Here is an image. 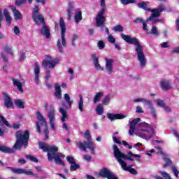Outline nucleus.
<instances>
[{
	"mask_svg": "<svg viewBox=\"0 0 179 179\" xmlns=\"http://www.w3.org/2000/svg\"><path fill=\"white\" fill-rule=\"evenodd\" d=\"M159 173L164 178V179H173L168 172H165L164 171H159Z\"/></svg>",
	"mask_w": 179,
	"mask_h": 179,
	"instance_id": "nucleus-40",
	"label": "nucleus"
},
{
	"mask_svg": "<svg viewBox=\"0 0 179 179\" xmlns=\"http://www.w3.org/2000/svg\"><path fill=\"white\" fill-rule=\"evenodd\" d=\"M0 151H3V152H6L9 154H13L15 152L13 148H9L6 145H0Z\"/></svg>",
	"mask_w": 179,
	"mask_h": 179,
	"instance_id": "nucleus-31",
	"label": "nucleus"
},
{
	"mask_svg": "<svg viewBox=\"0 0 179 179\" xmlns=\"http://www.w3.org/2000/svg\"><path fill=\"white\" fill-rule=\"evenodd\" d=\"M14 33H15V34H16V36H20V30L18 26H15V27H14Z\"/></svg>",
	"mask_w": 179,
	"mask_h": 179,
	"instance_id": "nucleus-61",
	"label": "nucleus"
},
{
	"mask_svg": "<svg viewBox=\"0 0 179 179\" xmlns=\"http://www.w3.org/2000/svg\"><path fill=\"white\" fill-rule=\"evenodd\" d=\"M66 109L67 106L65 102H62V107L59 108L60 113H62V122H66V119H69Z\"/></svg>",
	"mask_w": 179,
	"mask_h": 179,
	"instance_id": "nucleus-15",
	"label": "nucleus"
},
{
	"mask_svg": "<svg viewBox=\"0 0 179 179\" xmlns=\"http://www.w3.org/2000/svg\"><path fill=\"white\" fill-rule=\"evenodd\" d=\"M151 34H154L155 36H159V33L157 30V27L156 26H152L151 31Z\"/></svg>",
	"mask_w": 179,
	"mask_h": 179,
	"instance_id": "nucleus-45",
	"label": "nucleus"
},
{
	"mask_svg": "<svg viewBox=\"0 0 179 179\" xmlns=\"http://www.w3.org/2000/svg\"><path fill=\"white\" fill-rule=\"evenodd\" d=\"M96 112L97 115H103L104 113V108H103V104L102 103H99L96 107Z\"/></svg>",
	"mask_w": 179,
	"mask_h": 179,
	"instance_id": "nucleus-33",
	"label": "nucleus"
},
{
	"mask_svg": "<svg viewBox=\"0 0 179 179\" xmlns=\"http://www.w3.org/2000/svg\"><path fill=\"white\" fill-rule=\"evenodd\" d=\"M59 64V59H53L50 55H46V59L42 61V66L45 69H54Z\"/></svg>",
	"mask_w": 179,
	"mask_h": 179,
	"instance_id": "nucleus-10",
	"label": "nucleus"
},
{
	"mask_svg": "<svg viewBox=\"0 0 179 179\" xmlns=\"http://www.w3.org/2000/svg\"><path fill=\"white\" fill-rule=\"evenodd\" d=\"M74 10H76V8L74 6V3L72 2H69V8L67 9L68 17L70 19L72 13H73Z\"/></svg>",
	"mask_w": 179,
	"mask_h": 179,
	"instance_id": "nucleus-28",
	"label": "nucleus"
},
{
	"mask_svg": "<svg viewBox=\"0 0 179 179\" xmlns=\"http://www.w3.org/2000/svg\"><path fill=\"white\" fill-rule=\"evenodd\" d=\"M26 158L30 161H32L33 162H38L37 158L33 157L32 155H26Z\"/></svg>",
	"mask_w": 179,
	"mask_h": 179,
	"instance_id": "nucleus-57",
	"label": "nucleus"
},
{
	"mask_svg": "<svg viewBox=\"0 0 179 179\" xmlns=\"http://www.w3.org/2000/svg\"><path fill=\"white\" fill-rule=\"evenodd\" d=\"M166 8L163 3H160L158 5V8H155L154 9H152V15L147 18V22H149L150 20L152 21V23H156V22H162L161 19H157V17H159L161 15V12H163L165 10Z\"/></svg>",
	"mask_w": 179,
	"mask_h": 179,
	"instance_id": "nucleus-8",
	"label": "nucleus"
},
{
	"mask_svg": "<svg viewBox=\"0 0 179 179\" xmlns=\"http://www.w3.org/2000/svg\"><path fill=\"white\" fill-rule=\"evenodd\" d=\"M171 133L176 136L179 139V133H178L177 130L176 129H171Z\"/></svg>",
	"mask_w": 179,
	"mask_h": 179,
	"instance_id": "nucleus-64",
	"label": "nucleus"
},
{
	"mask_svg": "<svg viewBox=\"0 0 179 179\" xmlns=\"http://www.w3.org/2000/svg\"><path fill=\"white\" fill-rule=\"evenodd\" d=\"M91 57L93 61L94 68L96 69V71H103L104 68L103 66H101L99 62V57H97L96 54H92Z\"/></svg>",
	"mask_w": 179,
	"mask_h": 179,
	"instance_id": "nucleus-13",
	"label": "nucleus"
},
{
	"mask_svg": "<svg viewBox=\"0 0 179 179\" xmlns=\"http://www.w3.org/2000/svg\"><path fill=\"white\" fill-rule=\"evenodd\" d=\"M123 5H127L128 3H136V0H120Z\"/></svg>",
	"mask_w": 179,
	"mask_h": 179,
	"instance_id": "nucleus-49",
	"label": "nucleus"
},
{
	"mask_svg": "<svg viewBox=\"0 0 179 179\" xmlns=\"http://www.w3.org/2000/svg\"><path fill=\"white\" fill-rule=\"evenodd\" d=\"M43 20H44V17L43 16V15H41L38 11V13L37 14V17L36 19V24H41L43 23Z\"/></svg>",
	"mask_w": 179,
	"mask_h": 179,
	"instance_id": "nucleus-36",
	"label": "nucleus"
},
{
	"mask_svg": "<svg viewBox=\"0 0 179 179\" xmlns=\"http://www.w3.org/2000/svg\"><path fill=\"white\" fill-rule=\"evenodd\" d=\"M103 95H104V92H103V91H99V92H97L94 95L93 102L94 103H96V102H99V101H100V99H101V98H102V96H103Z\"/></svg>",
	"mask_w": 179,
	"mask_h": 179,
	"instance_id": "nucleus-30",
	"label": "nucleus"
},
{
	"mask_svg": "<svg viewBox=\"0 0 179 179\" xmlns=\"http://www.w3.org/2000/svg\"><path fill=\"white\" fill-rule=\"evenodd\" d=\"M64 99L69 106L70 108L72 106L73 101L71 99L69 94H64Z\"/></svg>",
	"mask_w": 179,
	"mask_h": 179,
	"instance_id": "nucleus-39",
	"label": "nucleus"
},
{
	"mask_svg": "<svg viewBox=\"0 0 179 179\" xmlns=\"http://www.w3.org/2000/svg\"><path fill=\"white\" fill-rule=\"evenodd\" d=\"M51 78V72L49 70V69H46L45 71V79L46 80H49Z\"/></svg>",
	"mask_w": 179,
	"mask_h": 179,
	"instance_id": "nucleus-53",
	"label": "nucleus"
},
{
	"mask_svg": "<svg viewBox=\"0 0 179 179\" xmlns=\"http://www.w3.org/2000/svg\"><path fill=\"white\" fill-rule=\"evenodd\" d=\"M164 161H165V164H164V165H163V168H167V166L171 165L172 163L171 159H169V158H165Z\"/></svg>",
	"mask_w": 179,
	"mask_h": 179,
	"instance_id": "nucleus-56",
	"label": "nucleus"
},
{
	"mask_svg": "<svg viewBox=\"0 0 179 179\" xmlns=\"http://www.w3.org/2000/svg\"><path fill=\"white\" fill-rule=\"evenodd\" d=\"M15 104L18 106V108H24V103L22 99H15Z\"/></svg>",
	"mask_w": 179,
	"mask_h": 179,
	"instance_id": "nucleus-42",
	"label": "nucleus"
},
{
	"mask_svg": "<svg viewBox=\"0 0 179 179\" xmlns=\"http://www.w3.org/2000/svg\"><path fill=\"white\" fill-rule=\"evenodd\" d=\"M75 20L76 23H79L82 20V10H80L78 8H75Z\"/></svg>",
	"mask_w": 179,
	"mask_h": 179,
	"instance_id": "nucleus-26",
	"label": "nucleus"
},
{
	"mask_svg": "<svg viewBox=\"0 0 179 179\" xmlns=\"http://www.w3.org/2000/svg\"><path fill=\"white\" fill-rule=\"evenodd\" d=\"M40 34H42V36H45L46 38H49L50 37V29L45 24L44 17H43V21L42 22V27L40 29Z\"/></svg>",
	"mask_w": 179,
	"mask_h": 179,
	"instance_id": "nucleus-14",
	"label": "nucleus"
},
{
	"mask_svg": "<svg viewBox=\"0 0 179 179\" xmlns=\"http://www.w3.org/2000/svg\"><path fill=\"white\" fill-rule=\"evenodd\" d=\"M7 169H10L13 173H17V175H21L22 173H24L25 175H34L31 171H26L25 169H15V168H7Z\"/></svg>",
	"mask_w": 179,
	"mask_h": 179,
	"instance_id": "nucleus-18",
	"label": "nucleus"
},
{
	"mask_svg": "<svg viewBox=\"0 0 179 179\" xmlns=\"http://www.w3.org/2000/svg\"><path fill=\"white\" fill-rule=\"evenodd\" d=\"M101 1V6H102V9L97 13L95 20L96 24L98 27H100L101 26H104V22H106V17L104 16L106 8L105 4L106 1L105 0H100Z\"/></svg>",
	"mask_w": 179,
	"mask_h": 179,
	"instance_id": "nucleus-9",
	"label": "nucleus"
},
{
	"mask_svg": "<svg viewBox=\"0 0 179 179\" xmlns=\"http://www.w3.org/2000/svg\"><path fill=\"white\" fill-rule=\"evenodd\" d=\"M108 179H118V178L111 171L108 170Z\"/></svg>",
	"mask_w": 179,
	"mask_h": 179,
	"instance_id": "nucleus-54",
	"label": "nucleus"
},
{
	"mask_svg": "<svg viewBox=\"0 0 179 179\" xmlns=\"http://www.w3.org/2000/svg\"><path fill=\"white\" fill-rule=\"evenodd\" d=\"M59 25L61 28L60 38L57 40V48L59 52L63 53L66 47V26L63 17L59 18Z\"/></svg>",
	"mask_w": 179,
	"mask_h": 179,
	"instance_id": "nucleus-6",
	"label": "nucleus"
},
{
	"mask_svg": "<svg viewBox=\"0 0 179 179\" xmlns=\"http://www.w3.org/2000/svg\"><path fill=\"white\" fill-rule=\"evenodd\" d=\"M26 58V54L24 52V51H20V57H19V61L22 62V61H24Z\"/></svg>",
	"mask_w": 179,
	"mask_h": 179,
	"instance_id": "nucleus-50",
	"label": "nucleus"
},
{
	"mask_svg": "<svg viewBox=\"0 0 179 179\" xmlns=\"http://www.w3.org/2000/svg\"><path fill=\"white\" fill-rule=\"evenodd\" d=\"M108 41L109 43H111L112 44H115V38L112 36V34H108Z\"/></svg>",
	"mask_w": 179,
	"mask_h": 179,
	"instance_id": "nucleus-55",
	"label": "nucleus"
},
{
	"mask_svg": "<svg viewBox=\"0 0 179 179\" xmlns=\"http://www.w3.org/2000/svg\"><path fill=\"white\" fill-rule=\"evenodd\" d=\"M111 96L110 95H106L102 99L103 105H109L110 102Z\"/></svg>",
	"mask_w": 179,
	"mask_h": 179,
	"instance_id": "nucleus-37",
	"label": "nucleus"
},
{
	"mask_svg": "<svg viewBox=\"0 0 179 179\" xmlns=\"http://www.w3.org/2000/svg\"><path fill=\"white\" fill-rule=\"evenodd\" d=\"M10 9H12V10L14 13V17L15 20L22 19V15L21 12H20V10H17V9H16L15 6L10 5Z\"/></svg>",
	"mask_w": 179,
	"mask_h": 179,
	"instance_id": "nucleus-22",
	"label": "nucleus"
},
{
	"mask_svg": "<svg viewBox=\"0 0 179 179\" xmlns=\"http://www.w3.org/2000/svg\"><path fill=\"white\" fill-rule=\"evenodd\" d=\"M105 45L106 44L104 41H103V40H101L97 43V47L99 48V50H103V48H105Z\"/></svg>",
	"mask_w": 179,
	"mask_h": 179,
	"instance_id": "nucleus-48",
	"label": "nucleus"
},
{
	"mask_svg": "<svg viewBox=\"0 0 179 179\" xmlns=\"http://www.w3.org/2000/svg\"><path fill=\"white\" fill-rule=\"evenodd\" d=\"M143 102L144 105H148L150 109H151L152 101H150V99H146V98H143Z\"/></svg>",
	"mask_w": 179,
	"mask_h": 179,
	"instance_id": "nucleus-51",
	"label": "nucleus"
},
{
	"mask_svg": "<svg viewBox=\"0 0 179 179\" xmlns=\"http://www.w3.org/2000/svg\"><path fill=\"white\" fill-rule=\"evenodd\" d=\"M3 96L4 98V105L6 106V108H13V102L10 95H8L7 92H3Z\"/></svg>",
	"mask_w": 179,
	"mask_h": 179,
	"instance_id": "nucleus-16",
	"label": "nucleus"
},
{
	"mask_svg": "<svg viewBox=\"0 0 179 179\" xmlns=\"http://www.w3.org/2000/svg\"><path fill=\"white\" fill-rule=\"evenodd\" d=\"M143 30H145V31H146L147 33L149 31V29L148 27V24L146 22H144L143 20Z\"/></svg>",
	"mask_w": 179,
	"mask_h": 179,
	"instance_id": "nucleus-60",
	"label": "nucleus"
},
{
	"mask_svg": "<svg viewBox=\"0 0 179 179\" xmlns=\"http://www.w3.org/2000/svg\"><path fill=\"white\" fill-rule=\"evenodd\" d=\"M36 117L41 122V126L44 127L45 138H48L49 137V129L47 124L46 119L44 117L43 115L41 113L39 110L36 112Z\"/></svg>",
	"mask_w": 179,
	"mask_h": 179,
	"instance_id": "nucleus-11",
	"label": "nucleus"
},
{
	"mask_svg": "<svg viewBox=\"0 0 179 179\" xmlns=\"http://www.w3.org/2000/svg\"><path fill=\"white\" fill-rule=\"evenodd\" d=\"M107 116L110 120H116L117 119H124V117H127V115H124L123 113H107Z\"/></svg>",
	"mask_w": 179,
	"mask_h": 179,
	"instance_id": "nucleus-17",
	"label": "nucleus"
},
{
	"mask_svg": "<svg viewBox=\"0 0 179 179\" xmlns=\"http://www.w3.org/2000/svg\"><path fill=\"white\" fill-rule=\"evenodd\" d=\"M38 11H39L38 6H35L33 9V15H32V17H33L35 22H36V19H37V17H38Z\"/></svg>",
	"mask_w": 179,
	"mask_h": 179,
	"instance_id": "nucleus-35",
	"label": "nucleus"
},
{
	"mask_svg": "<svg viewBox=\"0 0 179 179\" xmlns=\"http://www.w3.org/2000/svg\"><path fill=\"white\" fill-rule=\"evenodd\" d=\"M121 37L128 44H134L135 46V51L137 55V61L138 62L141 68H145L147 65V58L144 52V48L142 44H141L139 40L136 37H131L128 34H121Z\"/></svg>",
	"mask_w": 179,
	"mask_h": 179,
	"instance_id": "nucleus-3",
	"label": "nucleus"
},
{
	"mask_svg": "<svg viewBox=\"0 0 179 179\" xmlns=\"http://www.w3.org/2000/svg\"><path fill=\"white\" fill-rule=\"evenodd\" d=\"M79 168H80V166L75 162V159L73 158V165L70 168L71 171L73 172L74 171H77V169H79Z\"/></svg>",
	"mask_w": 179,
	"mask_h": 179,
	"instance_id": "nucleus-41",
	"label": "nucleus"
},
{
	"mask_svg": "<svg viewBox=\"0 0 179 179\" xmlns=\"http://www.w3.org/2000/svg\"><path fill=\"white\" fill-rule=\"evenodd\" d=\"M29 136L30 134L29 130H24V131L18 130L16 132L17 141L13 148H15V150H20L22 145H27Z\"/></svg>",
	"mask_w": 179,
	"mask_h": 179,
	"instance_id": "nucleus-7",
	"label": "nucleus"
},
{
	"mask_svg": "<svg viewBox=\"0 0 179 179\" xmlns=\"http://www.w3.org/2000/svg\"><path fill=\"white\" fill-rule=\"evenodd\" d=\"M160 87L162 90H170L172 89V84L167 80H161Z\"/></svg>",
	"mask_w": 179,
	"mask_h": 179,
	"instance_id": "nucleus-21",
	"label": "nucleus"
},
{
	"mask_svg": "<svg viewBox=\"0 0 179 179\" xmlns=\"http://www.w3.org/2000/svg\"><path fill=\"white\" fill-rule=\"evenodd\" d=\"M84 138H86L88 142L87 143V141H83V143H82L81 141H76L77 147H78L80 150H83V151H86L87 149L89 148L92 154H95L96 147L92 141L90 130H86V131H85Z\"/></svg>",
	"mask_w": 179,
	"mask_h": 179,
	"instance_id": "nucleus-5",
	"label": "nucleus"
},
{
	"mask_svg": "<svg viewBox=\"0 0 179 179\" xmlns=\"http://www.w3.org/2000/svg\"><path fill=\"white\" fill-rule=\"evenodd\" d=\"M136 112L137 113H143L144 110H143V108H141V106H140V105H138V106H136Z\"/></svg>",
	"mask_w": 179,
	"mask_h": 179,
	"instance_id": "nucleus-63",
	"label": "nucleus"
},
{
	"mask_svg": "<svg viewBox=\"0 0 179 179\" xmlns=\"http://www.w3.org/2000/svg\"><path fill=\"white\" fill-rule=\"evenodd\" d=\"M3 13L7 22V24L10 25L12 23V17L10 16V13L8 12V9H4Z\"/></svg>",
	"mask_w": 179,
	"mask_h": 179,
	"instance_id": "nucleus-27",
	"label": "nucleus"
},
{
	"mask_svg": "<svg viewBox=\"0 0 179 179\" xmlns=\"http://www.w3.org/2000/svg\"><path fill=\"white\" fill-rule=\"evenodd\" d=\"M171 170H172V173H173L175 178H176V179H178L179 178L178 169H177V168H176V166H172Z\"/></svg>",
	"mask_w": 179,
	"mask_h": 179,
	"instance_id": "nucleus-44",
	"label": "nucleus"
},
{
	"mask_svg": "<svg viewBox=\"0 0 179 179\" xmlns=\"http://www.w3.org/2000/svg\"><path fill=\"white\" fill-rule=\"evenodd\" d=\"M55 95L56 98L61 99V98L62 96V90H61L59 84H55Z\"/></svg>",
	"mask_w": 179,
	"mask_h": 179,
	"instance_id": "nucleus-24",
	"label": "nucleus"
},
{
	"mask_svg": "<svg viewBox=\"0 0 179 179\" xmlns=\"http://www.w3.org/2000/svg\"><path fill=\"white\" fill-rule=\"evenodd\" d=\"M1 122L3 124L7 126V127H12V124L9 123L8 120H7L5 116H3V115L0 114V123Z\"/></svg>",
	"mask_w": 179,
	"mask_h": 179,
	"instance_id": "nucleus-34",
	"label": "nucleus"
},
{
	"mask_svg": "<svg viewBox=\"0 0 179 179\" xmlns=\"http://www.w3.org/2000/svg\"><path fill=\"white\" fill-rule=\"evenodd\" d=\"M11 80L13 84V86H16V87L20 92V93H24V90L22 88V83H21L15 78H12Z\"/></svg>",
	"mask_w": 179,
	"mask_h": 179,
	"instance_id": "nucleus-20",
	"label": "nucleus"
},
{
	"mask_svg": "<svg viewBox=\"0 0 179 179\" xmlns=\"http://www.w3.org/2000/svg\"><path fill=\"white\" fill-rule=\"evenodd\" d=\"M105 71L108 75H112L115 71L114 64L115 61L113 58L105 57Z\"/></svg>",
	"mask_w": 179,
	"mask_h": 179,
	"instance_id": "nucleus-12",
	"label": "nucleus"
},
{
	"mask_svg": "<svg viewBox=\"0 0 179 179\" xmlns=\"http://www.w3.org/2000/svg\"><path fill=\"white\" fill-rule=\"evenodd\" d=\"M80 99L78 101V109L81 111L83 112V95H79Z\"/></svg>",
	"mask_w": 179,
	"mask_h": 179,
	"instance_id": "nucleus-38",
	"label": "nucleus"
},
{
	"mask_svg": "<svg viewBox=\"0 0 179 179\" xmlns=\"http://www.w3.org/2000/svg\"><path fill=\"white\" fill-rule=\"evenodd\" d=\"M73 157H66V160L71 164V166L73 165Z\"/></svg>",
	"mask_w": 179,
	"mask_h": 179,
	"instance_id": "nucleus-62",
	"label": "nucleus"
},
{
	"mask_svg": "<svg viewBox=\"0 0 179 179\" xmlns=\"http://www.w3.org/2000/svg\"><path fill=\"white\" fill-rule=\"evenodd\" d=\"M34 75H35V78H34V80L36 83V85H39V78H40V65H38V64L36 63L34 65Z\"/></svg>",
	"mask_w": 179,
	"mask_h": 179,
	"instance_id": "nucleus-19",
	"label": "nucleus"
},
{
	"mask_svg": "<svg viewBox=\"0 0 179 179\" xmlns=\"http://www.w3.org/2000/svg\"><path fill=\"white\" fill-rule=\"evenodd\" d=\"M155 102L157 103V105H159L162 108H165V102L162 99H155Z\"/></svg>",
	"mask_w": 179,
	"mask_h": 179,
	"instance_id": "nucleus-47",
	"label": "nucleus"
},
{
	"mask_svg": "<svg viewBox=\"0 0 179 179\" xmlns=\"http://www.w3.org/2000/svg\"><path fill=\"white\" fill-rule=\"evenodd\" d=\"M99 176H101L102 178H106L107 179L109 178V169H107V168H103L99 171Z\"/></svg>",
	"mask_w": 179,
	"mask_h": 179,
	"instance_id": "nucleus-29",
	"label": "nucleus"
},
{
	"mask_svg": "<svg viewBox=\"0 0 179 179\" xmlns=\"http://www.w3.org/2000/svg\"><path fill=\"white\" fill-rule=\"evenodd\" d=\"M39 148L43 150L44 152H48V159L50 162L55 160V162L57 165H64L62 159L65 156L61 152H58V147L57 145H49L46 143H39Z\"/></svg>",
	"mask_w": 179,
	"mask_h": 179,
	"instance_id": "nucleus-4",
	"label": "nucleus"
},
{
	"mask_svg": "<svg viewBox=\"0 0 179 179\" xmlns=\"http://www.w3.org/2000/svg\"><path fill=\"white\" fill-rule=\"evenodd\" d=\"M116 134H118V131H115V133L113 134V141H115V143H116L117 144H120V140H117L116 137Z\"/></svg>",
	"mask_w": 179,
	"mask_h": 179,
	"instance_id": "nucleus-58",
	"label": "nucleus"
},
{
	"mask_svg": "<svg viewBox=\"0 0 179 179\" xmlns=\"http://www.w3.org/2000/svg\"><path fill=\"white\" fill-rule=\"evenodd\" d=\"M150 2L147 1V2H139L138 3V8H141L142 9H145V10H148V12H152V9H151L150 8H148V5H149Z\"/></svg>",
	"mask_w": 179,
	"mask_h": 179,
	"instance_id": "nucleus-25",
	"label": "nucleus"
},
{
	"mask_svg": "<svg viewBox=\"0 0 179 179\" xmlns=\"http://www.w3.org/2000/svg\"><path fill=\"white\" fill-rule=\"evenodd\" d=\"M150 110H151V113H152V116H154V117H156V116H157L156 109H155L152 102H151Z\"/></svg>",
	"mask_w": 179,
	"mask_h": 179,
	"instance_id": "nucleus-52",
	"label": "nucleus"
},
{
	"mask_svg": "<svg viewBox=\"0 0 179 179\" xmlns=\"http://www.w3.org/2000/svg\"><path fill=\"white\" fill-rule=\"evenodd\" d=\"M78 38H79V36L78 34H73L71 37V44L73 47H76V40H78Z\"/></svg>",
	"mask_w": 179,
	"mask_h": 179,
	"instance_id": "nucleus-43",
	"label": "nucleus"
},
{
	"mask_svg": "<svg viewBox=\"0 0 179 179\" xmlns=\"http://www.w3.org/2000/svg\"><path fill=\"white\" fill-rule=\"evenodd\" d=\"M115 31H123L124 27L121 24H117L113 27Z\"/></svg>",
	"mask_w": 179,
	"mask_h": 179,
	"instance_id": "nucleus-46",
	"label": "nucleus"
},
{
	"mask_svg": "<svg viewBox=\"0 0 179 179\" xmlns=\"http://www.w3.org/2000/svg\"><path fill=\"white\" fill-rule=\"evenodd\" d=\"M113 152L115 157L117 159V162L122 166V169H123V171H127L133 175H136V171L134 169L132 166H128L127 162H125V159L134 161V158H141V155H139L138 154H134L131 151L127 153V155H126L119 150L116 145H113Z\"/></svg>",
	"mask_w": 179,
	"mask_h": 179,
	"instance_id": "nucleus-2",
	"label": "nucleus"
},
{
	"mask_svg": "<svg viewBox=\"0 0 179 179\" xmlns=\"http://www.w3.org/2000/svg\"><path fill=\"white\" fill-rule=\"evenodd\" d=\"M3 50L6 52L10 54V55H14V51L13 50V47L11 44H7L4 45Z\"/></svg>",
	"mask_w": 179,
	"mask_h": 179,
	"instance_id": "nucleus-32",
	"label": "nucleus"
},
{
	"mask_svg": "<svg viewBox=\"0 0 179 179\" xmlns=\"http://www.w3.org/2000/svg\"><path fill=\"white\" fill-rule=\"evenodd\" d=\"M48 117L49 119V121L51 124L52 123L53 120H55V108H50L49 113L48 114Z\"/></svg>",
	"mask_w": 179,
	"mask_h": 179,
	"instance_id": "nucleus-23",
	"label": "nucleus"
},
{
	"mask_svg": "<svg viewBox=\"0 0 179 179\" xmlns=\"http://www.w3.org/2000/svg\"><path fill=\"white\" fill-rule=\"evenodd\" d=\"M141 122V117H136V119H133L131 122H129V134L130 136H134L135 134L138 137H141V138L150 140V138L154 137L156 133V129L154 126L146 122Z\"/></svg>",
	"mask_w": 179,
	"mask_h": 179,
	"instance_id": "nucleus-1",
	"label": "nucleus"
},
{
	"mask_svg": "<svg viewBox=\"0 0 179 179\" xmlns=\"http://www.w3.org/2000/svg\"><path fill=\"white\" fill-rule=\"evenodd\" d=\"M2 129H1L0 127V137H3V136L5 135L4 131H6V129L5 127V126H1Z\"/></svg>",
	"mask_w": 179,
	"mask_h": 179,
	"instance_id": "nucleus-59",
	"label": "nucleus"
}]
</instances>
